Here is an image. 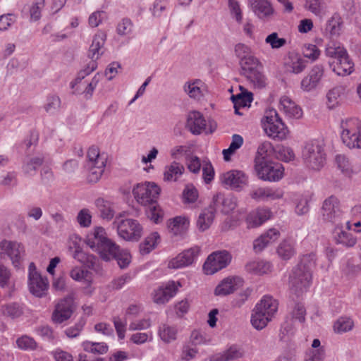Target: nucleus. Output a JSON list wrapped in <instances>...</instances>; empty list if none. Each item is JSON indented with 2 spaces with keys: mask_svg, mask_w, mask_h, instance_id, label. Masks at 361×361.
<instances>
[{
  "mask_svg": "<svg viewBox=\"0 0 361 361\" xmlns=\"http://www.w3.org/2000/svg\"><path fill=\"white\" fill-rule=\"evenodd\" d=\"M85 242L103 259L109 261L115 259L121 269L127 267L130 262V252L126 250H121L115 242L109 239L105 229L101 226L94 228L87 235Z\"/></svg>",
  "mask_w": 361,
  "mask_h": 361,
  "instance_id": "f257e3e1",
  "label": "nucleus"
},
{
  "mask_svg": "<svg viewBox=\"0 0 361 361\" xmlns=\"http://www.w3.org/2000/svg\"><path fill=\"white\" fill-rule=\"evenodd\" d=\"M160 190L156 183L146 181L136 184L132 191L139 204L149 207L147 211V216L155 224L160 223L164 217V212L157 203Z\"/></svg>",
  "mask_w": 361,
  "mask_h": 361,
  "instance_id": "f03ea898",
  "label": "nucleus"
},
{
  "mask_svg": "<svg viewBox=\"0 0 361 361\" xmlns=\"http://www.w3.org/2000/svg\"><path fill=\"white\" fill-rule=\"evenodd\" d=\"M317 255L314 252L302 255L300 257L298 265L293 268L289 278L290 290L297 296H300L310 287L312 269L315 267Z\"/></svg>",
  "mask_w": 361,
  "mask_h": 361,
  "instance_id": "7ed1b4c3",
  "label": "nucleus"
},
{
  "mask_svg": "<svg viewBox=\"0 0 361 361\" xmlns=\"http://www.w3.org/2000/svg\"><path fill=\"white\" fill-rule=\"evenodd\" d=\"M235 51L240 61L243 74L259 87H264V76L259 71L260 63L252 54L250 47H235Z\"/></svg>",
  "mask_w": 361,
  "mask_h": 361,
  "instance_id": "20e7f679",
  "label": "nucleus"
},
{
  "mask_svg": "<svg viewBox=\"0 0 361 361\" xmlns=\"http://www.w3.org/2000/svg\"><path fill=\"white\" fill-rule=\"evenodd\" d=\"M326 55L331 61L329 62L333 71L338 75H348L354 70V63L344 47H326Z\"/></svg>",
  "mask_w": 361,
  "mask_h": 361,
  "instance_id": "39448f33",
  "label": "nucleus"
},
{
  "mask_svg": "<svg viewBox=\"0 0 361 361\" xmlns=\"http://www.w3.org/2000/svg\"><path fill=\"white\" fill-rule=\"evenodd\" d=\"M262 126L266 134L274 140H285L289 133L288 128L274 109L265 111L262 119Z\"/></svg>",
  "mask_w": 361,
  "mask_h": 361,
  "instance_id": "423d86ee",
  "label": "nucleus"
},
{
  "mask_svg": "<svg viewBox=\"0 0 361 361\" xmlns=\"http://www.w3.org/2000/svg\"><path fill=\"white\" fill-rule=\"evenodd\" d=\"M302 159L306 166L313 170H320L326 163V153L322 142L314 140L305 145Z\"/></svg>",
  "mask_w": 361,
  "mask_h": 361,
  "instance_id": "0eeeda50",
  "label": "nucleus"
},
{
  "mask_svg": "<svg viewBox=\"0 0 361 361\" xmlns=\"http://www.w3.org/2000/svg\"><path fill=\"white\" fill-rule=\"evenodd\" d=\"M87 157L85 168L88 171L87 180L90 183H96L104 171L107 157L104 154H100L99 148L95 146L88 149Z\"/></svg>",
  "mask_w": 361,
  "mask_h": 361,
  "instance_id": "6e6552de",
  "label": "nucleus"
},
{
  "mask_svg": "<svg viewBox=\"0 0 361 361\" xmlns=\"http://www.w3.org/2000/svg\"><path fill=\"white\" fill-rule=\"evenodd\" d=\"M122 214L117 216L113 223L118 235L126 240L138 241L142 235V227L133 219H121Z\"/></svg>",
  "mask_w": 361,
  "mask_h": 361,
  "instance_id": "1a4fd4ad",
  "label": "nucleus"
},
{
  "mask_svg": "<svg viewBox=\"0 0 361 361\" xmlns=\"http://www.w3.org/2000/svg\"><path fill=\"white\" fill-rule=\"evenodd\" d=\"M341 139L349 148H361V121L349 118L341 123Z\"/></svg>",
  "mask_w": 361,
  "mask_h": 361,
  "instance_id": "9d476101",
  "label": "nucleus"
},
{
  "mask_svg": "<svg viewBox=\"0 0 361 361\" xmlns=\"http://www.w3.org/2000/svg\"><path fill=\"white\" fill-rule=\"evenodd\" d=\"M255 170L261 179L278 181L283 176L284 169L279 163L268 161L264 159H255Z\"/></svg>",
  "mask_w": 361,
  "mask_h": 361,
  "instance_id": "9b49d317",
  "label": "nucleus"
},
{
  "mask_svg": "<svg viewBox=\"0 0 361 361\" xmlns=\"http://www.w3.org/2000/svg\"><path fill=\"white\" fill-rule=\"evenodd\" d=\"M75 309L74 298L72 295L60 299L55 305L51 314V320L54 324H61L68 320Z\"/></svg>",
  "mask_w": 361,
  "mask_h": 361,
  "instance_id": "f8f14e48",
  "label": "nucleus"
},
{
  "mask_svg": "<svg viewBox=\"0 0 361 361\" xmlns=\"http://www.w3.org/2000/svg\"><path fill=\"white\" fill-rule=\"evenodd\" d=\"M322 215L325 221L341 225L343 213L340 208V202L336 197L331 195L324 201Z\"/></svg>",
  "mask_w": 361,
  "mask_h": 361,
  "instance_id": "ddd939ff",
  "label": "nucleus"
},
{
  "mask_svg": "<svg viewBox=\"0 0 361 361\" xmlns=\"http://www.w3.org/2000/svg\"><path fill=\"white\" fill-rule=\"evenodd\" d=\"M231 255L226 250L214 252L211 254L203 265L206 274L211 275L228 266Z\"/></svg>",
  "mask_w": 361,
  "mask_h": 361,
  "instance_id": "4468645a",
  "label": "nucleus"
},
{
  "mask_svg": "<svg viewBox=\"0 0 361 361\" xmlns=\"http://www.w3.org/2000/svg\"><path fill=\"white\" fill-rule=\"evenodd\" d=\"M222 185L236 191L242 190L248 184V177L242 171L231 170L220 176Z\"/></svg>",
  "mask_w": 361,
  "mask_h": 361,
  "instance_id": "2eb2a0df",
  "label": "nucleus"
},
{
  "mask_svg": "<svg viewBox=\"0 0 361 361\" xmlns=\"http://www.w3.org/2000/svg\"><path fill=\"white\" fill-rule=\"evenodd\" d=\"M200 252L198 246L192 247L180 253L177 257L172 259L169 264V267L179 269L192 264Z\"/></svg>",
  "mask_w": 361,
  "mask_h": 361,
  "instance_id": "dca6fc26",
  "label": "nucleus"
},
{
  "mask_svg": "<svg viewBox=\"0 0 361 361\" xmlns=\"http://www.w3.org/2000/svg\"><path fill=\"white\" fill-rule=\"evenodd\" d=\"M307 65V61L296 52H289L283 59V67L290 73L300 74L304 71Z\"/></svg>",
  "mask_w": 361,
  "mask_h": 361,
  "instance_id": "f3484780",
  "label": "nucleus"
},
{
  "mask_svg": "<svg viewBox=\"0 0 361 361\" xmlns=\"http://www.w3.org/2000/svg\"><path fill=\"white\" fill-rule=\"evenodd\" d=\"M324 74L322 65H315L310 71L307 75L303 78L300 82L301 88L306 92L315 89L319 84Z\"/></svg>",
  "mask_w": 361,
  "mask_h": 361,
  "instance_id": "a211bd4d",
  "label": "nucleus"
},
{
  "mask_svg": "<svg viewBox=\"0 0 361 361\" xmlns=\"http://www.w3.org/2000/svg\"><path fill=\"white\" fill-rule=\"evenodd\" d=\"M250 195L257 201H272L282 198L283 191L279 188L262 187L251 191Z\"/></svg>",
  "mask_w": 361,
  "mask_h": 361,
  "instance_id": "6ab92c4d",
  "label": "nucleus"
},
{
  "mask_svg": "<svg viewBox=\"0 0 361 361\" xmlns=\"http://www.w3.org/2000/svg\"><path fill=\"white\" fill-rule=\"evenodd\" d=\"M217 209H221V212L224 214H229L233 211L237 207V198L230 194L224 195L222 193H217L214 195L212 202L210 204Z\"/></svg>",
  "mask_w": 361,
  "mask_h": 361,
  "instance_id": "aec40b11",
  "label": "nucleus"
},
{
  "mask_svg": "<svg viewBox=\"0 0 361 361\" xmlns=\"http://www.w3.org/2000/svg\"><path fill=\"white\" fill-rule=\"evenodd\" d=\"M27 286L30 293L37 298H42L47 295L49 287V281L47 277L41 274L32 275L29 277Z\"/></svg>",
  "mask_w": 361,
  "mask_h": 361,
  "instance_id": "412c9836",
  "label": "nucleus"
},
{
  "mask_svg": "<svg viewBox=\"0 0 361 361\" xmlns=\"http://www.w3.org/2000/svg\"><path fill=\"white\" fill-rule=\"evenodd\" d=\"M180 284L174 281H169L164 287H159L154 290L153 294V300L157 304H164L173 298L178 290V287Z\"/></svg>",
  "mask_w": 361,
  "mask_h": 361,
  "instance_id": "4be33fe9",
  "label": "nucleus"
},
{
  "mask_svg": "<svg viewBox=\"0 0 361 361\" xmlns=\"http://www.w3.org/2000/svg\"><path fill=\"white\" fill-rule=\"evenodd\" d=\"M0 255L2 257L8 256L15 267L19 268L20 267L21 257L16 243L6 240L1 241L0 243Z\"/></svg>",
  "mask_w": 361,
  "mask_h": 361,
  "instance_id": "5701e85b",
  "label": "nucleus"
},
{
  "mask_svg": "<svg viewBox=\"0 0 361 361\" xmlns=\"http://www.w3.org/2000/svg\"><path fill=\"white\" fill-rule=\"evenodd\" d=\"M243 280L238 276L228 277L224 279L215 288V295H226L233 293L239 287L242 286Z\"/></svg>",
  "mask_w": 361,
  "mask_h": 361,
  "instance_id": "b1692460",
  "label": "nucleus"
},
{
  "mask_svg": "<svg viewBox=\"0 0 361 361\" xmlns=\"http://www.w3.org/2000/svg\"><path fill=\"white\" fill-rule=\"evenodd\" d=\"M343 26L341 18L334 14L328 21L325 28L324 38L328 39L327 43L334 42L341 34Z\"/></svg>",
  "mask_w": 361,
  "mask_h": 361,
  "instance_id": "393cba45",
  "label": "nucleus"
},
{
  "mask_svg": "<svg viewBox=\"0 0 361 361\" xmlns=\"http://www.w3.org/2000/svg\"><path fill=\"white\" fill-rule=\"evenodd\" d=\"M271 212L266 208H258L250 212L246 217V223L248 228H255L271 218Z\"/></svg>",
  "mask_w": 361,
  "mask_h": 361,
  "instance_id": "a878e982",
  "label": "nucleus"
},
{
  "mask_svg": "<svg viewBox=\"0 0 361 361\" xmlns=\"http://www.w3.org/2000/svg\"><path fill=\"white\" fill-rule=\"evenodd\" d=\"M279 231L276 228H270L266 233L262 234L253 242V250L255 252L262 251L269 244L273 243L279 239Z\"/></svg>",
  "mask_w": 361,
  "mask_h": 361,
  "instance_id": "bb28decb",
  "label": "nucleus"
},
{
  "mask_svg": "<svg viewBox=\"0 0 361 361\" xmlns=\"http://www.w3.org/2000/svg\"><path fill=\"white\" fill-rule=\"evenodd\" d=\"M206 120L199 111L189 113L186 127L194 135H200L206 128Z\"/></svg>",
  "mask_w": 361,
  "mask_h": 361,
  "instance_id": "cd10ccee",
  "label": "nucleus"
},
{
  "mask_svg": "<svg viewBox=\"0 0 361 361\" xmlns=\"http://www.w3.org/2000/svg\"><path fill=\"white\" fill-rule=\"evenodd\" d=\"M252 11L259 18H268L274 13V8L267 0H248Z\"/></svg>",
  "mask_w": 361,
  "mask_h": 361,
  "instance_id": "c85d7f7f",
  "label": "nucleus"
},
{
  "mask_svg": "<svg viewBox=\"0 0 361 361\" xmlns=\"http://www.w3.org/2000/svg\"><path fill=\"white\" fill-rule=\"evenodd\" d=\"M279 108L290 118H300L302 115L301 108L287 96L281 97Z\"/></svg>",
  "mask_w": 361,
  "mask_h": 361,
  "instance_id": "c756f323",
  "label": "nucleus"
},
{
  "mask_svg": "<svg viewBox=\"0 0 361 361\" xmlns=\"http://www.w3.org/2000/svg\"><path fill=\"white\" fill-rule=\"evenodd\" d=\"M188 219L180 216L171 219L167 222L168 229L173 235L184 234L188 230Z\"/></svg>",
  "mask_w": 361,
  "mask_h": 361,
  "instance_id": "7c9ffc66",
  "label": "nucleus"
},
{
  "mask_svg": "<svg viewBox=\"0 0 361 361\" xmlns=\"http://www.w3.org/2000/svg\"><path fill=\"white\" fill-rule=\"evenodd\" d=\"M278 302L273 297L270 295H264L255 306L257 310H262V313L268 315L271 318L273 317L274 314L278 310Z\"/></svg>",
  "mask_w": 361,
  "mask_h": 361,
  "instance_id": "2f4dec72",
  "label": "nucleus"
},
{
  "mask_svg": "<svg viewBox=\"0 0 361 361\" xmlns=\"http://www.w3.org/2000/svg\"><path fill=\"white\" fill-rule=\"evenodd\" d=\"M231 99L233 104L235 113L238 115H243V113L240 111L241 108L249 107L253 100V94L251 92H241L235 95H232Z\"/></svg>",
  "mask_w": 361,
  "mask_h": 361,
  "instance_id": "473e14b6",
  "label": "nucleus"
},
{
  "mask_svg": "<svg viewBox=\"0 0 361 361\" xmlns=\"http://www.w3.org/2000/svg\"><path fill=\"white\" fill-rule=\"evenodd\" d=\"M215 213L216 208L211 204L201 212L197 221V226L200 231H204L210 227L214 221Z\"/></svg>",
  "mask_w": 361,
  "mask_h": 361,
  "instance_id": "72a5a7b5",
  "label": "nucleus"
},
{
  "mask_svg": "<svg viewBox=\"0 0 361 361\" xmlns=\"http://www.w3.org/2000/svg\"><path fill=\"white\" fill-rule=\"evenodd\" d=\"M185 171L184 166L176 161L165 166L164 180L166 181H176Z\"/></svg>",
  "mask_w": 361,
  "mask_h": 361,
  "instance_id": "f704fd0d",
  "label": "nucleus"
},
{
  "mask_svg": "<svg viewBox=\"0 0 361 361\" xmlns=\"http://www.w3.org/2000/svg\"><path fill=\"white\" fill-rule=\"evenodd\" d=\"M243 355V351L237 345H232L228 350L217 353L211 357V361H231Z\"/></svg>",
  "mask_w": 361,
  "mask_h": 361,
  "instance_id": "c9c22d12",
  "label": "nucleus"
},
{
  "mask_svg": "<svg viewBox=\"0 0 361 361\" xmlns=\"http://www.w3.org/2000/svg\"><path fill=\"white\" fill-rule=\"evenodd\" d=\"M346 94V87L343 85H337L329 90L326 94L327 105L329 109L336 106L343 96Z\"/></svg>",
  "mask_w": 361,
  "mask_h": 361,
  "instance_id": "e433bc0d",
  "label": "nucleus"
},
{
  "mask_svg": "<svg viewBox=\"0 0 361 361\" xmlns=\"http://www.w3.org/2000/svg\"><path fill=\"white\" fill-rule=\"evenodd\" d=\"M94 204L102 219L110 221L114 218V210L109 201L98 198L95 200Z\"/></svg>",
  "mask_w": 361,
  "mask_h": 361,
  "instance_id": "4c0bfd02",
  "label": "nucleus"
},
{
  "mask_svg": "<svg viewBox=\"0 0 361 361\" xmlns=\"http://www.w3.org/2000/svg\"><path fill=\"white\" fill-rule=\"evenodd\" d=\"M341 225H337L336 228L335 240L336 243L342 244L345 247H353L357 243V238L352 233L344 231L341 229Z\"/></svg>",
  "mask_w": 361,
  "mask_h": 361,
  "instance_id": "58836bf2",
  "label": "nucleus"
},
{
  "mask_svg": "<svg viewBox=\"0 0 361 361\" xmlns=\"http://www.w3.org/2000/svg\"><path fill=\"white\" fill-rule=\"evenodd\" d=\"M276 252L283 260H288L296 253L295 243L290 240H284L279 245Z\"/></svg>",
  "mask_w": 361,
  "mask_h": 361,
  "instance_id": "ea45409f",
  "label": "nucleus"
},
{
  "mask_svg": "<svg viewBox=\"0 0 361 361\" xmlns=\"http://www.w3.org/2000/svg\"><path fill=\"white\" fill-rule=\"evenodd\" d=\"M177 334L178 330L175 326L163 324L159 327L158 335L161 340L166 343L174 341L177 338Z\"/></svg>",
  "mask_w": 361,
  "mask_h": 361,
  "instance_id": "a19ab883",
  "label": "nucleus"
},
{
  "mask_svg": "<svg viewBox=\"0 0 361 361\" xmlns=\"http://www.w3.org/2000/svg\"><path fill=\"white\" fill-rule=\"evenodd\" d=\"M160 241V235L157 232H152L147 235L140 245L142 255H147L154 250Z\"/></svg>",
  "mask_w": 361,
  "mask_h": 361,
  "instance_id": "79ce46f5",
  "label": "nucleus"
},
{
  "mask_svg": "<svg viewBox=\"0 0 361 361\" xmlns=\"http://www.w3.org/2000/svg\"><path fill=\"white\" fill-rule=\"evenodd\" d=\"M246 269L248 272L262 275L271 271V264L270 262L263 260L252 262L247 264Z\"/></svg>",
  "mask_w": 361,
  "mask_h": 361,
  "instance_id": "37998d69",
  "label": "nucleus"
},
{
  "mask_svg": "<svg viewBox=\"0 0 361 361\" xmlns=\"http://www.w3.org/2000/svg\"><path fill=\"white\" fill-rule=\"evenodd\" d=\"M336 163L338 169L346 177H351L355 171L348 158L343 154H338L336 157Z\"/></svg>",
  "mask_w": 361,
  "mask_h": 361,
  "instance_id": "c03bdc74",
  "label": "nucleus"
},
{
  "mask_svg": "<svg viewBox=\"0 0 361 361\" xmlns=\"http://www.w3.org/2000/svg\"><path fill=\"white\" fill-rule=\"evenodd\" d=\"M271 320V318L265 314V313H262V310L254 309L251 317V323L254 328L258 330L262 329Z\"/></svg>",
  "mask_w": 361,
  "mask_h": 361,
  "instance_id": "a18cd8bd",
  "label": "nucleus"
},
{
  "mask_svg": "<svg viewBox=\"0 0 361 361\" xmlns=\"http://www.w3.org/2000/svg\"><path fill=\"white\" fill-rule=\"evenodd\" d=\"M61 106V101L60 97L56 94H49L47 97L44 109L47 113L54 114L59 111Z\"/></svg>",
  "mask_w": 361,
  "mask_h": 361,
  "instance_id": "49530a36",
  "label": "nucleus"
},
{
  "mask_svg": "<svg viewBox=\"0 0 361 361\" xmlns=\"http://www.w3.org/2000/svg\"><path fill=\"white\" fill-rule=\"evenodd\" d=\"M82 347L85 351L97 355L106 353L109 350V346L106 343H94L91 341H85L82 343Z\"/></svg>",
  "mask_w": 361,
  "mask_h": 361,
  "instance_id": "de8ad7c7",
  "label": "nucleus"
},
{
  "mask_svg": "<svg viewBox=\"0 0 361 361\" xmlns=\"http://www.w3.org/2000/svg\"><path fill=\"white\" fill-rule=\"evenodd\" d=\"M354 326L353 321L347 317H339L334 324V330L337 334H343L350 331Z\"/></svg>",
  "mask_w": 361,
  "mask_h": 361,
  "instance_id": "09e8293b",
  "label": "nucleus"
},
{
  "mask_svg": "<svg viewBox=\"0 0 361 361\" xmlns=\"http://www.w3.org/2000/svg\"><path fill=\"white\" fill-rule=\"evenodd\" d=\"M274 151L276 158L285 162L293 161L295 159V153L289 147L277 145Z\"/></svg>",
  "mask_w": 361,
  "mask_h": 361,
  "instance_id": "8fccbe9b",
  "label": "nucleus"
},
{
  "mask_svg": "<svg viewBox=\"0 0 361 361\" xmlns=\"http://www.w3.org/2000/svg\"><path fill=\"white\" fill-rule=\"evenodd\" d=\"M76 221L82 228H88L92 224V214L87 208H83L79 211L76 216Z\"/></svg>",
  "mask_w": 361,
  "mask_h": 361,
  "instance_id": "3c124183",
  "label": "nucleus"
},
{
  "mask_svg": "<svg viewBox=\"0 0 361 361\" xmlns=\"http://www.w3.org/2000/svg\"><path fill=\"white\" fill-rule=\"evenodd\" d=\"M292 319L302 323L305 320L306 310L301 302L295 303L290 312Z\"/></svg>",
  "mask_w": 361,
  "mask_h": 361,
  "instance_id": "603ef678",
  "label": "nucleus"
},
{
  "mask_svg": "<svg viewBox=\"0 0 361 361\" xmlns=\"http://www.w3.org/2000/svg\"><path fill=\"white\" fill-rule=\"evenodd\" d=\"M85 325V320L80 319L74 326L67 328L64 333L70 338H77Z\"/></svg>",
  "mask_w": 361,
  "mask_h": 361,
  "instance_id": "864d4df0",
  "label": "nucleus"
},
{
  "mask_svg": "<svg viewBox=\"0 0 361 361\" xmlns=\"http://www.w3.org/2000/svg\"><path fill=\"white\" fill-rule=\"evenodd\" d=\"M310 197L307 195L301 196L298 199L295 206V212L298 215H303L309 212Z\"/></svg>",
  "mask_w": 361,
  "mask_h": 361,
  "instance_id": "5fc2aeb1",
  "label": "nucleus"
},
{
  "mask_svg": "<svg viewBox=\"0 0 361 361\" xmlns=\"http://www.w3.org/2000/svg\"><path fill=\"white\" fill-rule=\"evenodd\" d=\"M43 159L39 157L31 158L26 164L24 172L32 176L35 173L36 170L42 164Z\"/></svg>",
  "mask_w": 361,
  "mask_h": 361,
  "instance_id": "6e6d98bb",
  "label": "nucleus"
},
{
  "mask_svg": "<svg viewBox=\"0 0 361 361\" xmlns=\"http://www.w3.org/2000/svg\"><path fill=\"white\" fill-rule=\"evenodd\" d=\"M214 169L209 161H203L202 164V178L205 183H210L214 177Z\"/></svg>",
  "mask_w": 361,
  "mask_h": 361,
  "instance_id": "4d7b16f0",
  "label": "nucleus"
},
{
  "mask_svg": "<svg viewBox=\"0 0 361 361\" xmlns=\"http://www.w3.org/2000/svg\"><path fill=\"white\" fill-rule=\"evenodd\" d=\"M113 322L118 338L121 340L123 339L126 331V319L122 320L119 317H114L113 318Z\"/></svg>",
  "mask_w": 361,
  "mask_h": 361,
  "instance_id": "13d9d810",
  "label": "nucleus"
},
{
  "mask_svg": "<svg viewBox=\"0 0 361 361\" xmlns=\"http://www.w3.org/2000/svg\"><path fill=\"white\" fill-rule=\"evenodd\" d=\"M152 339V333H135L131 335L130 340L135 344L141 345L146 343L147 341H151Z\"/></svg>",
  "mask_w": 361,
  "mask_h": 361,
  "instance_id": "bf43d9fd",
  "label": "nucleus"
},
{
  "mask_svg": "<svg viewBox=\"0 0 361 361\" xmlns=\"http://www.w3.org/2000/svg\"><path fill=\"white\" fill-rule=\"evenodd\" d=\"M228 8L236 21L240 23L243 19V14L239 2L236 0H228Z\"/></svg>",
  "mask_w": 361,
  "mask_h": 361,
  "instance_id": "052dcab7",
  "label": "nucleus"
},
{
  "mask_svg": "<svg viewBox=\"0 0 361 361\" xmlns=\"http://www.w3.org/2000/svg\"><path fill=\"white\" fill-rule=\"evenodd\" d=\"M16 21V16L13 13L4 14L0 16V30H8Z\"/></svg>",
  "mask_w": 361,
  "mask_h": 361,
  "instance_id": "680f3d73",
  "label": "nucleus"
},
{
  "mask_svg": "<svg viewBox=\"0 0 361 361\" xmlns=\"http://www.w3.org/2000/svg\"><path fill=\"white\" fill-rule=\"evenodd\" d=\"M152 325L150 319H142L135 320L129 324L130 331L145 330L149 329Z\"/></svg>",
  "mask_w": 361,
  "mask_h": 361,
  "instance_id": "e2e57ef3",
  "label": "nucleus"
},
{
  "mask_svg": "<svg viewBox=\"0 0 361 361\" xmlns=\"http://www.w3.org/2000/svg\"><path fill=\"white\" fill-rule=\"evenodd\" d=\"M133 23L129 18H123L120 22L116 27V30L118 35H125L131 32L133 30Z\"/></svg>",
  "mask_w": 361,
  "mask_h": 361,
  "instance_id": "0e129e2a",
  "label": "nucleus"
},
{
  "mask_svg": "<svg viewBox=\"0 0 361 361\" xmlns=\"http://www.w3.org/2000/svg\"><path fill=\"white\" fill-rule=\"evenodd\" d=\"M131 276L129 274H125L112 280L110 286L114 290H120L124 285L131 281Z\"/></svg>",
  "mask_w": 361,
  "mask_h": 361,
  "instance_id": "69168bd1",
  "label": "nucleus"
},
{
  "mask_svg": "<svg viewBox=\"0 0 361 361\" xmlns=\"http://www.w3.org/2000/svg\"><path fill=\"white\" fill-rule=\"evenodd\" d=\"M183 196L185 202H195L198 197L197 190L192 185H187L183 190Z\"/></svg>",
  "mask_w": 361,
  "mask_h": 361,
  "instance_id": "338daca9",
  "label": "nucleus"
},
{
  "mask_svg": "<svg viewBox=\"0 0 361 361\" xmlns=\"http://www.w3.org/2000/svg\"><path fill=\"white\" fill-rule=\"evenodd\" d=\"M325 358V350L324 347L312 350L305 358V361H324Z\"/></svg>",
  "mask_w": 361,
  "mask_h": 361,
  "instance_id": "774afa93",
  "label": "nucleus"
}]
</instances>
